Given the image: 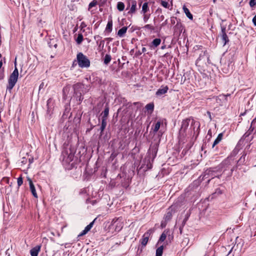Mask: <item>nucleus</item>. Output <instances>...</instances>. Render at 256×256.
I'll list each match as a JSON object with an SVG mask.
<instances>
[{"instance_id":"nucleus-1","label":"nucleus","mask_w":256,"mask_h":256,"mask_svg":"<svg viewBox=\"0 0 256 256\" xmlns=\"http://www.w3.org/2000/svg\"><path fill=\"white\" fill-rule=\"evenodd\" d=\"M15 68L13 71L12 73L10 75L8 79V83L7 86V89L10 90L15 86L17 82L18 76V71L16 67V58L15 59Z\"/></svg>"},{"instance_id":"nucleus-2","label":"nucleus","mask_w":256,"mask_h":256,"mask_svg":"<svg viewBox=\"0 0 256 256\" xmlns=\"http://www.w3.org/2000/svg\"><path fill=\"white\" fill-rule=\"evenodd\" d=\"M175 213V209L172 206L170 207L166 212V214L164 216V220L161 222V227L164 228L166 226L167 222H169L172 215Z\"/></svg>"},{"instance_id":"nucleus-3","label":"nucleus","mask_w":256,"mask_h":256,"mask_svg":"<svg viewBox=\"0 0 256 256\" xmlns=\"http://www.w3.org/2000/svg\"><path fill=\"white\" fill-rule=\"evenodd\" d=\"M77 60L78 66L80 68H88L90 66V62L88 59L82 53L77 54Z\"/></svg>"},{"instance_id":"nucleus-4","label":"nucleus","mask_w":256,"mask_h":256,"mask_svg":"<svg viewBox=\"0 0 256 256\" xmlns=\"http://www.w3.org/2000/svg\"><path fill=\"white\" fill-rule=\"evenodd\" d=\"M84 87V85L81 83H77L73 86L74 94L76 97V98L80 102L82 101L83 99L81 92L82 91Z\"/></svg>"},{"instance_id":"nucleus-5","label":"nucleus","mask_w":256,"mask_h":256,"mask_svg":"<svg viewBox=\"0 0 256 256\" xmlns=\"http://www.w3.org/2000/svg\"><path fill=\"white\" fill-rule=\"evenodd\" d=\"M62 156L64 161H65L66 163H70L74 159V153L70 149L66 150L62 152Z\"/></svg>"},{"instance_id":"nucleus-6","label":"nucleus","mask_w":256,"mask_h":256,"mask_svg":"<svg viewBox=\"0 0 256 256\" xmlns=\"http://www.w3.org/2000/svg\"><path fill=\"white\" fill-rule=\"evenodd\" d=\"M190 130H191V134L194 135L196 134V136L198 134L200 131V123L199 122L196 121L192 118L190 123Z\"/></svg>"},{"instance_id":"nucleus-7","label":"nucleus","mask_w":256,"mask_h":256,"mask_svg":"<svg viewBox=\"0 0 256 256\" xmlns=\"http://www.w3.org/2000/svg\"><path fill=\"white\" fill-rule=\"evenodd\" d=\"M111 226L114 228L115 231L119 232L122 228L123 224L120 221L117 220L114 222L112 221Z\"/></svg>"},{"instance_id":"nucleus-8","label":"nucleus","mask_w":256,"mask_h":256,"mask_svg":"<svg viewBox=\"0 0 256 256\" xmlns=\"http://www.w3.org/2000/svg\"><path fill=\"white\" fill-rule=\"evenodd\" d=\"M96 220L95 218L92 222H91L88 225L84 228V230H83L79 234L78 236H82L84 235H85L86 234H87L90 230L92 228L93 226V225L94 224V221Z\"/></svg>"},{"instance_id":"nucleus-9","label":"nucleus","mask_w":256,"mask_h":256,"mask_svg":"<svg viewBox=\"0 0 256 256\" xmlns=\"http://www.w3.org/2000/svg\"><path fill=\"white\" fill-rule=\"evenodd\" d=\"M190 122H192V118H186L183 120L181 126V131L184 130L185 132L188 128Z\"/></svg>"},{"instance_id":"nucleus-10","label":"nucleus","mask_w":256,"mask_h":256,"mask_svg":"<svg viewBox=\"0 0 256 256\" xmlns=\"http://www.w3.org/2000/svg\"><path fill=\"white\" fill-rule=\"evenodd\" d=\"M128 4L130 6L131 5V7L130 8L128 13L134 14L136 11V2L134 0H130L128 2Z\"/></svg>"},{"instance_id":"nucleus-11","label":"nucleus","mask_w":256,"mask_h":256,"mask_svg":"<svg viewBox=\"0 0 256 256\" xmlns=\"http://www.w3.org/2000/svg\"><path fill=\"white\" fill-rule=\"evenodd\" d=\"M28 181L29 182L30 188V191H31L33 196L34 198H38V195H37V194H36V188H35L34 186V184L32 180L30 178H28Z\"/></svg>"},{"instance_id":"nucleus-12","label":"nucleus","mask_w":256,"mask_h":256,"mask_svg":"<svg viewBox=\"0 0 256 256\" xmlns=\"http://www.w3.org/2000/svg\"><path fill=\"white\" fill-rule=\"evenodd\" d=\"M168 90V86H162L160 88H159L157 92H156V94L157 96H161L162 94H165L166 92H167Z\"/></svg>"},{"instance_id":"nucleus-13","label":"nucleus","mask_w":256,"mask_h":256,"mask_svg":"<svg viewBox=\"0 0 256 256\" xmlns=\"http://www.w3.org/2000/svg\"><path fill=\"white\" fill-rule=\"evenodd\" d=\"M150 236V233L148 232H146L144 234L141 240V244L142 246H146V244H147V243L148 241V238H149Z\"/></svg>"},{"instance_id":"nucleus-14","label":"nucleus","mask_w":256,"mask_h":256,"mask_svg":"<svg viewBox=\"0 0 256 256\" xmlns=\"http://www.w3.org/2000/svg\"><path fill=\"white\" fill-rule=\"evenodd\" d=\"M226 28H222V36L221 37V40H222V42L224 43V46L226 43L228 41V37L226 33Z\"/></svg>"},{"instance_id":"nucleus-15","label":"nucleus","mask_w":256,"mask_h":256,"mask_svg":"<svg viewBox=\"0 0 256 256\" xmlns=\"http://www.w3.org/2000/svg\"><path fill=\"white\" fill-rule=\"evenodd\" d=\"M40 246H36L33 248L30 251L32 256H38L39 252L40 250Z\"/></svg>"},{"instance_id":"nucleus-16","label":"nucleus","mask_w":256,"mask_h":256,"mask_svg":"<svg viewBox=\"0 0 256 256\" xmlns=\"http://www.w3.org/2000/svg\"><path fill=\"white\" fill-rule=\"evenodd\" d=\"M157 150H158L156 147V148L152 147L150 150L149 154L152 155V160L155 158V157L156 156Z\"/></svg>"},{"instance_id":"nucleus-17","label":"nucleus","mask_w":256,"mask_h":256,"mask_svg":"<svg viewBox=\"0 0 256 256\" xmlns=\"http://www.w3.org/2000/svg\"><path fill=\"white\" fill-rule=\"evenodd\" d=\"M223 136L222 133L220 134L216 138L214 141L213 144H212V148H214L215 146H216L217 144H218L222 140Z\"/></svg>"},{"instance_id":"nucleus-18","label":"nucleus","mask_w":256,"mask_h":256,"mask_svg":"<svg viewBox=\"0 0 256 256\" xmlns=\"http://www.w3.org/2000/svg\"><path fill=\"white\" fill-rule=\"evenodd\" d=\"M127 27L124 26L122 28L118 30V35L120 37H122L126 34L127 30Z\"/></svg>"},{"instance_id":"nucleus-19","label":"nucleus","mask_w":256,"mask_h":256,"mask_svg":"<svg viewBox=\"0 0 256 256\" xmlns=\"http://www.w3.org/2000/svg\"><path fill=\"white\" fill-rule=\"evenodd\" d=\"M109 113V108L108 106H106L104 110L102 112V115L103 118L107 119Z\"/></svg>"},{"instance_id":"nucleus-20","label":"nucleus","mask_w":256,"mask_h":256,"mask_svg":"<svg viewBox=\"0 0 256 256\" xmlns=\"http://www.w3.org/2000/svg\"><path fill=\"white\" fill-rule=\"evenodd\" d=\"M183 10L186 15L187 17L190 18V20H192L193 18L192 15L191 14V13L190 12L188 9L186 7V6H183Z\"/></svg>"},{"instance_id":"nucleus-21","label":"nucleus","mask_w":256,"mask_h":256,"mask_svg":"<svg viewBox=\"0 0 256 256\" xmlns=\"http://www.w3.org/2000/svg\"><path fill=\"white\" fill-rule=\"evenodd\" d=\"M164 246H160L156 250V256H162L163 253Z\"/></svg>"},{"instance_id":"nucleus-22","label":"nucleus","mask_w":256,"mask_h":256,"mask_svg":"<svg viewBox=\"0 0 256 256\" xmlns=\"http://www.w3.org/2000/svg\"><path fill=\"white\" fill-rule=\"evenodd\" d=\"M160 42L161 40L160 38H155L152 42V45H150V46L156 47L160 44Z\"/></svg>"},{"instance_id":"nucleus-23","label":"nucleus","mask_w":256,"mask_h":256,"mask_svg":"<svg viewBox=\"0 0 256 256\" xmlns=\"http://www.w3.org/2000/svg\"><path fill=\"white\" fill-rule=\"evenodd\" d=\"M112 60L111 56L106 54L104 58V62L105 64L108 65Z\"/></svg>"},{"instance_id":"nucleus-24","label":"nucleus","mask_w":256,"mask_h":256,"mask_svg":"<svg viewBox=\"0 0 256 256\" xmlns=\"http://www.w3.org/2000/svg\"><path fill=\"white\" fill-rule=\"evenodd\" d=\"M145 108L147 110L152 112L154 110V104L153 103L148 104L146 106Z\"/></svg>"},{"instance_id":"nucleus-25","label":"nucleus","mask_w":256,"mask_h":256,"mask_svg":"<svg viewBox=\"0 0 256 256\" xmlns=\"http://www.w3.org/2000/svg\"><path fill=\"white\" fill-rule=\"evenodd\" d=\"M112 20H109L108 22L106 30L108 32H110L112 30Z\"/></svg>"},{"instance_id":"nucleus-26","label":"nucleus","mask_w":256,"mask_h":256,"mask_svg":"<svg viewBox=\"0 0 256 256\" xmlns=\"http://www.w3.org/2000/svg\"><path fill=\"white\" fill-rule=\"evenodd\" d=\"M160 124H161L160 122L158 121L156 122V123L155 124L154 128H153V130H154V132H156L160 128Z\"/></svg>"},{"instance_id":"nucleus-27","label":"nucleus","mask_w":256,"mask_h":256,"mask_svg":"<svg viewBox=\"0 0 256 256\" xmlns=\"http://www.w3.org/2000/svg\"><path fill=\"white\" fill-rule=\"evenodd\" d=\"M117 8L120 11H122L124 8V4L122 2H118L117 4Z\"/></svg>"},{"instance_id":"nucleus-28","label":"nucleus","mask_w":256,"mask_h":256,"mask_svg":"<svg viewBox=\"0 0 256 256\" xmlns=\"http://www.w3.org/2000/svg\"><path fill=\"white\" fill-rule=\"evenodd\" d=\"M148 7L147 2H144L142 6V12L145 14L148 10Z\"/></svg>"},{"instance_id":"nucleus-29","label":"nucleus","mask_w":256,"mask_h":256,"mask_svg":"<svg viewBox=\"0 0 256 256\" xmlns=\"http://www.w3.org/2000/svg\"><path fill=\"white\" fill-rule=\"evenodd\" d=\"M166 238V234H165L164 232L160 236L158 242V244H160L162 242H163Z\"/></svg>"},{"instance_id":"nucleus-30","label":"nucleus","mask_w":256,"mask_h":256,"mask_svg":"<svg viewBox=\"0 0 256 256\" xmlns=\"http://www.w3.org/2000/svg\"><path fill=\"white\" fill-rule=\"evenodd\" d=\"M83 36L82 34H79L76 38V42L78 44H80L82 41Z\"/></svg>"},{"instance_id":"nucleus-31","label":"nucleus","mask_w":256,"mask_h":256,"mask_svg":"<svg viewBox=\"0 0 256 256\" xmlns=\"http://www.w3.org/2000/svg\"><path fill=\"white\" fill-rule=\"evenodd\" d=\"M97 4V1L96 0H92L90 4H89V6H88V9L90 10V8H92L96 6Z\"/></svg>"},{"instance_id":"nucleus-32","label":"nucleus","mask_w":256,"mask_h":256,"mask_svg":"<svg viewBox=\"0 0 256 256\" xmlns=\"http://www.w3.org/2000/svg\"><path fill=\"white\" fill-rule=\"evenodd\" d=\"M146 49H141L139 50L138 51L136 52L135 56H138L140 55L142 53L146 51Z\"/></svg>"},{"instance_id":"nucleus-33","label":"nucleus","mask_w":256,"mask_h":256,"mask_svg":"<svg viewBox=\"0 0 256 256\" xmlns=\"http://www.w3.org/2000/svg\"><path fill=\"white\" fill-rule=\"evenodd\" d=\"M161 4L165 8H168V4L166 1L161 0Z\"/></svg>"},{"instance_id":"nucleus-34","label":"nucleus","mask_w":256,"mask_h":256,"mask_svg":"<svg viewBox=\"0 0 256 256\" xmlns=\"http://www.w3.org/2000/svg\"><path fill=\"white\" fill-rule=\"evenodd\" d=\"M249 4L252 8L254 6L256 5V0H250Z\"/></svg>"},{"instance_id":"nucleus-35","label":"nucleus","mask_w":256,"mask_h":256,"mask_svg":"<svg viewBox=\"0 0 256 256\" xmlns=\"http://www.w3.org/2000/svg\"><path fill=\"white\" fill-rule=\"evenodd\" d=\"M18 186H20L22 183H23V180H22V177H19L18 178Z\"/></svg>"},{"instance_id":"nucleus-36","label":"nucleus","mask_w":256,"mask_h":256,"mask_svg":"<svg viewBox=\"0 0 256 256\" xmlns=\"http://www.w3.org/2000/svg\"><path fill=\"white\" fill-rule=\"evenodd\" d=\"M190 213H187V214H186V218H184V220H183V222H182V224H183V226H184V225L186 224V221L188 220V218H189V216H190Z\"/></svg>"},{"instance_id":"nucleus-37","label":"nucleus","mask_w":256,"mask_h":256,"mask_svg":"<svg viewBox=\"0 0 256 256\" xmlns=\"http://www.w3.org/2000/svg\"><path fill=\"white\" fill-rule=\"evenodd\" d=\"M9 179L10 178L8 177H4L1 180V182H2L9 184Z\"/></svg>"},{"instance_id":"nucleus-38","label":"nucleus","mask_w":256,"mask_h":256,"mask_svg":"<svg viewBox=\"0 0 256 256\" xmlns=\"http://www.w3.org/2000/svg\"><path fill=\"white\" fill-rule=\"evenodd\" d=\"M106 118H102V124L101 126H104V127H106L107 122H106Z\"/></svg>"},{"instance_id":"nucleus-39","label":"nucleus","mask_w":256,"mask_h":256,"mask_svg":"<svg viewBox=\"0 0 256 256\" xmlns=\"http://www.w3.org/2000/svg\"><path fill=\"white\" fill-rule=\"evenodd\" d=\"M144 28L148 29L153 30L154 28L150 24H146L144 26Z\"/></svg>"},{"instance_id":"nucleus-40","label":"nucleus","mask_w":256,"mask_h":256,"mask_svg":"<svg viewBox=\"0 0 256 256\" xmlns=\"http://www.w3.org/2000/svg\"><path fill=\"white\" fill-rule=\"evenodd\" d=\"M252 22L255 26H256V15L252 19Z\"/></svg>"},{"instance_id":"nucleus-41","label":"nucleus","mask_w":256,"mask_h":256,"mask_svg":"<svg viewBox=\"0 0 256 256\" xmlns=\"http://www.w3.org/2000/svg\"><path fill=\"white\" fill-rule=\"evenodd\" d=\"M130 52L131 55H134V54L135 56L136 52L134 51V49H132Z\"/></svg>"},{"instance_id":"nucleus-42","label":"nucleus","mask_w":256,"mask_h":256,"mask_svg":"<svg viewBox=\"0 0 256 256\" xmlns=\"http://www.w3.org/2000/svg\"><path fill=\"white\" fill-rule=\"evenodd\" d=\"M148 19V16L146 14H144V20L145 22H146Z\"/></svg>"},{"instance_id":"nucleus-43","label":"nucleus","mask_w":256,"mask_h":256,"mask_svg":"<svg viewBox=\"0 0 256 256\" xmlns=\"http://www.w3.org/2000/svg\"><path fill=\"white\" fill-rule=\"evenodd\" d=\"M105 128H106V127H104V126H100V130H101V134L103 132V131L104 130Z\"/></svg>"},{"instance_id":"nucleus-44","label":"nucleus","mask_w":256,"mask_h":256,"mask_svg":"<svg viewBox=\"0 0 256 256\" xmlns=\"http://www.w3.org/2000/svg\"><path fill=\"white\" fill-rule=\"evenodd\" d=\"M256 122V117L252 120L251 123V126Z\"/></svg>"},{"instance_id":"nucleus-45","label":"nucleus","mask_w":256,"mask_h":256,"mask_svg":"<svg viewBox=\"0 0 256 256\" xmlns=\"http://www.w3.org/2000/svg\"><path fill=\"white\" fill-rule=\"evenodd\" d=\"M44 86V84L42 82L40 86V89L42 88Z\"/></svg>"},{"instance_id":"nucleus-46","label":"nucleus","mask_w":256,"mask_h":256,"mask_svg":"<svg viewBox=\"0 0 256 256\" xmlns=\"http://www.w3.org/2000/svg\"><path fill=\"white\" fill-rule=\"evenodd\" d=\"M208 114V116L210 118V120H212V117H211V114H210V112H207Z\"/></svg>"},{"instance_id":"nucleus-47","label":"nucleus","mask_w":256,"mask_h":256,"mask_svg":"<svg viewBox=\"0 0 256 256\" xmlns=\"http://www.w3.org/2000/svg\"><path fill=\"white\" fill-rule=\"evenodd\" d=\"M222 70L226 74L228 73V72H227V70H224V68H222Z\"/></svg>"},{"instance_id":"nucleus-48","label":"nucleus","mask_w":256,"mask_h":256,"mask_svg":"<svg viewBox=\"0 0 256 256\" xmlns=\"http://www.w3.org/2000/svg\"><path fill=\"white\" fill-rule=\"evenodd\" d=\"M52 42L53 44L54 43V40H51V41L50 42V43H52Z\"/></svg>"},{"instance_id":"nucleus-49","label":"nucleus","mask_w":256,"mask_h":256,"mask_svg":"<svg viewBox=\"0 0 256 256\" xmlns=\"http://www.w3.org/2000/svg\"><path fill=\"white\" fill-rule=\"evenodd\" d=\"M54 46L56 48V44H54Z\"/></svg>"},{"instance_id":"nucleus-50","label":"nucleus","mask_w":256,"mask_h":256,"mask_svg":"<svg viewBox=\"0 0 256 256\" xmlns=\"http://www.w3.org/2000/svg\"><path fill=\"white\" fill-rule=\"evenodd\" d=\"M2 62L1 61V63H0L1 66H2Z\"/></svg>"},{"instance_id":"nucleus-51","label":"nucleus","mask_w":256,"mask_h":256,"mask_svg":"<svg viewBox=\"0 0 256 256\" xmlns=\"http://www.w3.org/2000/svg\"><path fill=\"white\" fill-rule=\"evenodd\" d=\"M216 0H213V2H216Z\"/></svg>"},{"instance_id":"nucleus-52","label":"nucleus","mask_w":256,"mask_h":256,"mask_svg":"<svg viewBox=\"0 0 256 256\" xmlns=\"http://www.w3.org/2000/svg\"><path fill=\"white\" fill-rule=\"evenodd\" d=\"M254 166H256V164Z\"/></svg>"}]
</instances>
